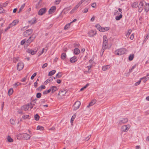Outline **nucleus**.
Here are the masks:
<instances>
[{"instance_id":"nucleus-1","label":"nucleus","mask_w":149,"mask_h":149,"mask_svg":"<svg viewBox=\"0 0 149 149\" xmlns=\"http://www.w3.org/2000/svg\"><path fill=\"white\" fill-rule=\"evenodd\" d=\"M144 3L145 5L144 6V9L146 12H147L149 10V3H147L144 0H141L140 1L139 4V6H143Z\"/></svg>"},{"instance_id":"nucleus-2","label":"nucleus","mask_w":149,"mask_h":149,"mask_svg":"<svg viewBox=\"0 0 149 149\" xmlns=\"http://www.w3.org/2000/svg\"><path fill=\"white\" fill-rule=\"evenodd\" d=\"M31 136L27 133H24L17 135V139H19L21 138L24 140H28L30 139Z\"/></svg>"},{"instance_id":"nucleus-3","label":"nucleus","mask_w":149,"mask_h":149,"mask_svg":"<svg viewBox=\"0 0 149 149\" xmlns=\"http://www.w3.org/2000/svg\"><path fill=\"white\" fill-rule=\"evenodd\" d=\"M103 38V45L102 48V50L103 51V52L104 50L107 48L108 44V39L107 38L106 36H104Z\"/></svg>"},{"instance_id":"nucleus-4","label":"nucleus","mask_w":149,"mask_h":149,"mask_svg":"<svg viewBox=\"0 0 149 149\" xmlns=\"http://www.w3.org/2000/svg\"><path fill=\"white\" fill-rule=\"evenodd\" d=\"M90 0H81L72 9L70 12V13L72 14L81 5V4L84 1L86 2L90 1Z\"/></svg>"},{"instance_id":"nucleus-5","label":"nucleus","mask_w":149,"mask_h":149,"mask_svg":"<svg viewBox=\"0 0 149 149\" xmlns=\"http://www.w3.org/2000/svg\"><path fill=\"white\" fill-rule=\"evenodd\" d=\"M127 52V50L125 49L121 48L115 51V53L118 55H121L125 54Z\"/></svg>"},{"instance_id":"nucleus-6","label":"nucleus","mask_w":149,"mask_h":149,"mask_svg":"<svg viewBox=\"0 0 149 149\" xmlns=\"http://www.w3.org/2000/svg\"><path fill=\"white\" fill-rule=\"evenodd\" d=\"M33 31L31 29H28L25 31L23 33V35L25 37H28L31 35Z\"/></svg>"},{"instance_id":"nucleus-7","label":"nucleus","mask_w":149,"mask_h":149,"mask_svg":"<svg viewBox=\"0 0 149 149\" xmlns=\"http://www.w3.org/2000/svg\"><path fill=\"white\" fill-rule=\"evenodd\" d=\"M81 105V102L79 101H77L74 104L73 107H74V110H76L78 109Z\"/></svg>"},{"instance_id":"nucleus-8","label":"nucleus","mask_w":149,"mask_h":149,"mask_svg":"<svg viewBox=\"0 0 149 149\" xmlns=\"http://www.w3.org/2000/svg\"><path fill=\"white\" fill-rule=\"evenodd\" d=\"M36 38V36L34 35H32L29 38L26 40V43L28 45L30 44Z\"/></svg>"},{"instance_id":"nucleus-9","label":"nucleus","mask_w":149,"mask_h":149,"mask_svg":"<svg viewBox=\"0 0 149 149\" xmlns=\"http://www.w3.org/2000/svg\"><path fill=\"white\" fill-rule=\"evenodd\" d=\"M130 127V126L129 125H123L121 127V130L124 132H127L129 130Z\"/></svg>"},{"instance_id":"nucleus-10","label":"nucleus","mask_w":149,"mask_h":149,"mask_svg":"<svg viewBox=\"0 0 149 149\" xmlns=\"http://www.w3.org/2000/svg\"><path fill=\"white\" fill-rule=\"evenodd\" d=\"M47 11L46 8H43L40 9L38 12V14L39 15H42L45 14Z\"/></svg>"},{"instance_id":"nucleus-11","label":"nucleus","mask_w":149,"mask_h":149,"mask_svg":"<svg viewBox=\"0 0 149 149\" xmlns=\"http://www.w3.org/2000/svg\"><path fill=\"white\" fill-rule=\"evenodd\" d=\"M24 65L23 63L22 62L19 63L17 65V68L18 70H22L24 68Z\"/></svg>"},{"instance_id":"nucleus-12","label":"nucleus","mask_w":149,"mask_h":149,"mask_svg":"<svg viewBox=\"0 0 149 149\" xmlns=\"http://www.w3.org/2000/svg\"><path fill=\"white\" fill-rule=\"evenodd\" d=\"M128 121V119L127 118H123L122 119L120 120L118 122L119 125H121L122 124H125Z\"/></svg>"},{"instance_id":"nucleus-13","label":"nucleus","mask_w":149,"mask_h":149,"mask_svg":"<svg viewBox=\"0 0 149 149\" xmlns=\"http://www.w3.org/2000/svg\"><path fill=\"white\" fill-rule=\"evenodd\" d=\"M96 33V31L93 30L90 31L88 33L89 36L91 37L93 36Z\"/></svg>"},{"instance_id":"nucleus-14","label":"nucleus","mask_w":149,"mask_h":149,"mask_svg":"<svg viewBox=\"0 0 149 149\" xmlns=\"http://www.w3.org/2000/svg\"><path fill=\"white\" fill-rule=\"evenodd\" d=\"M56 10V7L54 6H52L49 9L48 12L49 14H51L54 13Z\"/></svg>"},{"instance_id":"nucleus-15","label":"nucleus","mask_w":149,"mask_h":149,"mask_svg":"<svg viewBox=\"0 0 149 149\" xmlns=\"http://www.w3.org/2000/svg\"><path fill=\"white\" fill-rule=\"evenodd\" d=\"M29 104H27L22 106L21 108V109L25 111L28 110L29 109Z\"/></svg>"},{"instance_id":"nucleus-16","label":"nucleus","mask_w":149,"mask_h":149,"mask_svg":"<svg viewBox=\"0 0 149 149\" xmlns=\"http://www.w3.org/2000/svg\"><path fill=\"white\" fill-rule=\"evenodd\" d=\"M78 58L76 56H74L71 58L70 59V61L72 63H73L76 62Z\"/></svg>"},{"instance_id":"nucleus-17","label":"nucleus","mask_w":149,"mask_h":149,"mask_svg":"<svg viewBox=\"0 0 149 149\" xmlns=\"http://www.w3.org/2000/svg\"><path fill=\"white\" fill-rule=\"evenodd\" d=\"M131 7L134 8H136L138 6V3L137 2H135L131 4Z\"/></svg>"},{"instance_id":"nucleus-18","label":"nucleus","mask_w":149,"mask_h":149,"mask_svg":"<svg viewBox=\"0 0 149 149\" xmlns=\"http://www.w3.org/2000/svg\"><path fill=\"white\" fill-rule=\"evenodd\" d=\"M37 52V50L35 49V50H33L32 49H28V52L29 53H30L32 55L35 54Z\"/></svg>"},{"instance_id":"nucleus-19","label":"nucleus","mask_w":149,"mask_h":149,"mask_svg":"<svg viewBox=\"0 0 149 149\" xmlns=\"http://www.w3.org/2000/svg\"><path fill=\"white\" fill-rule=\"evenodd\" d=\"M19 21L18 19H16L14 20L10 24L11 26L13 27V26L15 25L16 24H17L19 22Z\"/></svg>"},{"instance_id":"nucleus-20","label":"nucleus","mask_w":149,"mask_h":149,"mask_svg":"<svg viewBox=\"0 0 149 149\" xmlns=\"http://www.w3.org/2000/svg\"><path fill=\"white\" fill-rule=\"evenodd\" d=\"M96 101L95 100H92L87 106V108H89L90 107L93 106L96 102Z\"/></svg>"},{"instance_id":"nucleus-21","label":"nucleus","mask_w":149,"mask_h":149,"mask_svg":"<svg viewBox=\"0 0 149 149\" xmlns=\"http://www.w3.org/2000/svg\"><path fill=\"white\" fill-rule=\"evenodd\" d=\"M53 79V77H50L48 79L46 80V81L44 82V84L46 85L49 82L52 81Z\"/></svg>"},{"instance_id":"nucleus-22","label":"nucleus","mask_w":149,"mask_h":149,"mask_svg":"<svg viewBox=\"0 0 149 149\" xmlns=\"http://www.w3.org/2000/svg\"><path fill=\"white\" fill-rule=\"evenodd\" d=\"M42 0H40L38 3H37L36 5V7L37 8H39L42 5Z\"/></svg>"},{"instance_id":"nucleus-23","label":"nucleus","mask_w":149,"mask_h":149,"mask_svg":"<svg viewBox=\"0 0 149 149\" xmlns=\"http://www.w3.org/2000/svg\"><path fill=\"white\" fill-rule=\"evenodd\" d=\"M36 18H33L30 20H29V22L31 24H33L35 23L36 21Z\"/></svg>"},{"instance_id":"nucleus-24","label":"nucleus","mask_w":149,"mask_h":149,"mask_svg":"<svg viewBox=\"0 0 149 149\" xmlns=\"http://www.w3.org/2000/svg\"><path fill=\"white\" fill-rule=\"evenodd\" d=\"M66 93V91L63 89L61 90L59 92L58 95L61 94L62 96L64 95Z\"/></svg>"},{"instance_id":"nucleus-25","label":"nucleus","mask_w":149,"mask_h":149,"mask_svg":"<svg viewBox=\"0 0 149 149\" xmlns=\"http://www.w3.org/2000/svg\"><path fill=\"white\" fill-rule=\"evenodd\" d=\"M80 52V50L77 48H75L74 49V53L76 55L78 54Z\"/></svg>"},{"instance_id":"nucleus-26","label":"nucleus","mask_w":149,"mask_h":149,"mask_svg":"<svg viewBox=\"0 0 149 149\" xmlns=\"http://www.w3.org/2000/svg\"><path fill=\"white\" fill-rule=\"evenodd\" d=\"M110 67V65H107L104 66H103L102 68V70L103 71H105L108 69H109Z\"/></svg>"},{"instance_id":"nucleus-27","label":"nucleus","mask_w":149,"mask_h":149,"mask_svg":"<svg viewBox=\"0 0 149 149\" xmlns=\"http://www.w3.org/2000/svg\"><path fill=\"white\" fill-rule=\"evenodd\" d=\"M52 92L53 93L55 92L57 90V88L56 86H52L51 88Z\"/></svg>"},{"instance_id":"nucleus-28","label":"nucleus","mask_w":149,"mask_h":149,"mask_svg":"<svg viewBox=\"0 0 149 149\" xmlns=\"http://www.w3.org/2000/svg\"><path fill=\"white\" fill-rule=\"evenodd\" d=\"M29 117H30V116L29 115H24L22 116V118L20 120H22L23 119H30Z\"/></svg>"},{"instance_id":"nucleus-29","label":"nucleus","mask_w":149,"mask_h":149,"mask_svg":"<svg viewBox=\"0 0 149 149\" xmlns=\"http://www.w3.org/2000/svg\"><path fill=\"white\" fill-rule=\"evenodd\" d=\"M120 15L119 16H116L115 17L116 20H119L122 17V15L121 13H119Z\"/></svg>"},{"instance_id":"nucleus-30","label":"nucleus","mask_w":149,"mask_h":149,"mask_svg":"<svg viewBox=\"0 0 149 149\" xmlns=\"http://www.w3.org/2000/svg\"><path fill=\"white\" fill-rule=\"evenodd\" d=\"M62 73L61 72H58L56 75V77H54V79H55L56 78H60L62 76Z\"/></svg>"},{"instance_id":"nucleus-31","label":"nucleus","mask_w":149,"mask_h":149,"mask_svg":"<svg viewBox=\"0 0 149 149\" xmlns=\"http://www.w3.org/2000/svg\"><path fill=\"white\" fill-rule=\"evenodd\" d=\"M56 71L55 70H54L50 71L49 74L48 75L49 76H52L56 72Z\"/></svg>"},{"instance_id":"nucleus-32","label":"nucleus","mask_w":149,"mask_h":149,"mask_svg":"<svg viewBox=\"0 0 149 149\" xmlns=\"http://www.w3.org/2000/svg\"><path fill=\"white\" fill-rule=\"evenodd\" d=\"M13 88H11L9 90H8V94L9 95H11L12 93H13Z\"/></svg>"},{"instance_id":"nucleus-33","label":"nucleus","mask_w":149,"mask_h":149,"mask_svg":"<svg viewBox=\"0 0 149 149\" xmlns=\"http://www.w3.org/2000/svg\"><path fill=\"white\" fill-rule=\"evenodd\" d=\"M149 79V77H143L141 78V80L143 79V81L144 83L146 82Z\"/></svg>"},{"instance_id":"nucleus-34","label":"nucleus","mask_w":149,"mask_h":149,"mask_svg":"<svg viewBox=\"0 0 149 149\" xmlns=\"http://www.w3.org/2000/svg\"><path fill=\"white\" fill-rule=\"evenodd\" d=\"M109 30V27H106L104 28H103L102 27V30H101V32H104L105 31H107Z\"/></svg>"},{"instance_id":"nucleus-35","label":"nucleus","mask_w":149,"mask_h":149,"mask_svg":"<svg viewBox=\"0 0 149 149\" xmlns=\"http://www.w3.org/2000/svg\"><path fill=\"white\" fill-rule=\"evenodd\" d=\"M76 114H74V115L72 116L71 119V123H72L73 122V121L74 120V119L75 118L76 116Z\"/></svg>"},{"instance_id":"nucleus-36","label":"nucleus","mask_w":149,"mask_h":149,"mask_svg":"<svg viewBox=\"0 0 149 149\" xmlns=\"http://www.w3.org/2000/svg\"><path fill=\"white\" fill-rule=\"evenodd\" d=\"M134 57V54H130L129 57V60L130 61H132Z\"/></svg>"},{"instance_id":"nucleus-37","label":"nucleus","mask_w":149,"mask_h":149,"mask_svg":"<svg viewBox=\"0 0 149 149\" xmlns=\"http://www.w3.org/2000/svg\"><path fill=\"white\" fill-rule=\"evenodd\" d=\"M95 26L96 28L100 31H101V30H102V27L99 24H97Z\"/></svg>"},{"instance_id":"nucleus-38","label":"nucleus","mask_w":149,"mask_h":149,"mask_svg":"<svg viewBox=\"0 0 149 149\" xmlns=\"http://www.w3.org/2000/svg\"><path fill=\"white\" fill-rule=\"evenodd\" d=\"M25 5V4L24 3V4H22L21 6L20 7V9H19V11L18 12V13H19L24 8Z\"/></svg>"},{"instance_id":"nucleus-39","label":"nucleus","mask_w":149,"mask_h":149,"mask_svg":"<svg viewBox=\"0 0 149 149\" xmlns=\"http://www.w3.org/2000/svg\"><path fill=\"white\" fill-rule=\"evenodd\" d=\"M138 10L139 12H141L143 9V6H140L138 5Z\"/></svg>"},{"instance_id":"nucleus-40","label":"nucleus","mask_w":149,"mask_h":149,"mask_svg":"<svg viewBox=\"0 0 149 149\" xmlns=\"http://www.w3.org/2000/svg\"><path fill=\"white\" fill-rule=\"evenodd\" d=\"M66 55L65 53H63L61 54V58L62 59L64 60V59L66 57Z\"/></svg>"},{"instance_id":"nucleus-41","label":"nucleus","mask_w":149,"mask_h":149,"mask_svg":"<svg viewBox=\"0 0 149 149\" xmlns=\"http://www.w3.org/2000/svg\"><path fill=\"white\" fill-rule=\"evenodd\" d=\"M8 141L10 142H13V139H12L10 136H8L7 138Z\"/></svg>"},{"instance_id":"nucleus-42","label":"nucleus","mask_w":149,"mask_h":149,"mask_svg":"<svg viewBox=\"0 0 149 149\" xmlns=\"http://www.w3.org/2000/svg\"><path fill=\"white\" fill-rule=\"evenodd\" d=\"M40 117L38 114H36L34 116L35 119L36 120L38 121Z\"/></svg>"},{"instance_id":"nucleus-43","label":"nucleus","mask_w":149,"mask_h":149,"mask_svg":"<svg viewBox=\"0 0 149 149\" xmlns=\"http://www.w3.org/2000/svg\"><path fill=\"white\" fill-rule=\"evenodd\" d=\"M44 129V128L42 126H38L37 127V130H43Z\"/></svg>"},{"instance_id":"nucleus-44","label":"nucleus","mask_w":149,"mask_h":149,"mask_svg":"<svg viewBox=\"0 0 149 149\" xmlns=\"http://www.w3.org/2000/svg\"><path fill=\"white\" fill-rule=\"evenodd\" d=\"M70 23L66 25L64 28V29L65 30L67 29L70 27Z\"/></svg>"},{"instance_id":"nucleus-45","label":"nucleus","mask_w":149,"mask_h":149,"mask_svg":"<svg viewBox=\"0 0 149 149\" xmlns=\"http://www.w3.org/2000/svg\"><path fill=\"white\" fill-rule=\"evenodd\" d=\"M89 84L88 83L85 86L83 87L82 88L80 89V91H82L84 90L89 85Z\"/></svg>"},{"instance_id":"nucleus-46","label":"nucleus","mask_w":149,"mask_h":149,"mask_svg":"<svg viewBox=\"0 0 149 149\" xmlns=\"http://www.w3.org/2000/svg\"><path fill=\"white\" fill-rule=\"evenodd\" d=\"M45 86L41 85V86L38 88V90H41L42 89H45Z\"/></svg>"},{"instance_id":"nucleus-47","label":"nucleus","mask_w":149,"mask_h":149,"mask_svg":"<svg viewBox=\"0 0 149 149\" xmlns=\"http://www.w3.org/2000/svg\"><path fill=\"white\" fill-rule=\"evenodd\" d=\"M132 30H129L128 31V33L126 35V36L127 38H128L130 35V33H131Z\"/></svg>"},{"instance_id":"nucleus-48","label":"nucleus","mask_w":149,"mask_h":149,"mask_svg":"<svg viewBox=\"0 0 149 149\" xmlns=\"http://www.w3.org/2000/svg\"><path fill=\"white\" fill-rule=\"evenodd\" d=\"M19 57H17L16 58H14L13 59V61L14 63H16L19 60Z\"/></svg>"},{"instance_id":"nucleus-49","label":"nucleus","mask_w":149,"mask_h":149,"mask_svg":"<svg viewBox=\"0 0 149 149\" xmlns=\"http://www.w3.org/2000/svg\"><path fill=\"white\" fill-rule=\"evenodd\" d=\"M26 40L25 39L22 40L20 43L21 45H23L26 42Z\"/></svg>"},{"instance_id":"nucleus-50","label":"nucleus","mask_w":149,"mask_h":149,"mask_svg":"<svg viewBox=\"0 0 149 149\" xmlns=\"http://www.w3.org/2000/svg\"><path fill=\"white\" fill-rule=\"evenodd\" d=\"M141 79H140L138 81L136 82L135 84V86H137L138 85H139L141 82Z\"/></svg>"},{"instance_id":"nucleus-51","label":"nucleus","mask_w":149,"mask_h":149,"mask_svg":"<svg viewBox=\"0 0 149 149\" xmlns=\"http://www.w3.org/2000/svg\"><path fill=\"white\" fill-rule=\"evenodd\" d=\"M149 35L148 34L144 39L143 42H145L147 40V39H148V38H149Z\"/></svg>"},{"instance_id":"nucleus-52","label":"nucleus","mask_w":149,"mask_h":149,"mask_svg":"<svg viewBox=\"0 0 149 149\" xmlns=\"http://www.w3.org/2000/svg\"><path fill=\"white\" fill-rule=\"evenodd\" d=\"M41 96V94L40 93H38L36 94V97L38 98H40Z\"/></svg>"},{"instance_id":"nucleus-53","label":"nucleus","mask_w":149,"mask_h":149,"mask_svg":"<svg viewBox=\"0 0 149 149\" xmlns=\"http://www.w3.org/2000/svg\"><path fill=\"white\" fill-rule=\"evenodd\" d=\"M37 73L36 72L34 73L32 75V76H31V79L32 80L34 79V77L36 76V75L37 74Z\"/></svg>"},{"instance_id":"nucleus-54","label":"nucleus","mask_w":149,"mask_h":149,"mask_svg":"<svg viewBox=\"0 0 149 149\" xmlns=\"http://www.w3.org/2000/svg\"><path fill=\"white\" fill-rule=\"evenodd\" d=\"M10 122L11 124L13 125H14L15 123V121L14 120L11 119L10 120Z\"/></svg>"},{"instance_id":"nucleus-55","label":"nucleus","mask_w":149,"mask_h":149,"mask_svg":"<svg viewBox=\"0 0 149 149\" xmlns=\"http://www.w3.org/2000/svg\"><path fill=\"white\" fill-rule=\"evenodd\" d=\"M21 83H19L18 82L15 83L13 85V87H16L17 86H19V85L21 84Z\"/></svg>"},{"instance_id":"nucleus-56","label":"nucleus","mask_w":149,"mask_h":149,"mask_svg":"<svg viewBox=\"0 0 149 149\" xmlns=\"http://www.w3.org/2000/svg\"><path fill=\"white\" fill-rule=\"evenodd\" d=\"M61 1V0H56L54 1V3L55 4H58Z\"/></svg>"},{"instance_id":"nucleus-57","label":"nucleus","mask_w":149,"mask_h":149,"mask_svg":"<svg viewBox=\"0 0 149 149\" xmlns=\"http://www.w3.org/2000/svg\"><path fill=\"white\" fill-rule=\"evenodd\" d=\"M92 66H87L86 68L88 69V72H89V73H90L91 72V67Z\"/></svg>"},{"instance_id":"nucleus-58","label":"nucleus","mask_w":149,"mask_h":149,"mask_svg":"<svg viewBox=\"0 0 149 149\" xmlns=\"http://www.w3.org/2000/svg\"><path fill=\"white\" fill-rule=\"evenodd\" d=\"M88 8H85L84 10L83 13H86L88 11Z\"/></svg>"},{"instance_id":"nucleus-59","label":"nucleus","mask_w":149,"mask_h":149,"mask_svg":"<svg viewBox=\"0 0 149 149\" xmlns=\"http://www.w3.org/2000/svg\"><path fill=\"white\" fill-rule=\"evenodd\" d=\"M38 138L36 137H33L32 138V140L34 141H36Z\"/></svg>"},{"instance_id":"nucleus-60","label":"nucleus","mask_w":149,"mask_h":149,"mask_svg":"<svg viewBox=\"0 0 149 149\" xmlns=\"http://www.w3.org/2000/svg\"><path fill=\"white\" fill-rule=\"evenodd\" d=\"M28 27H29L28 26H24V27H22V28L21 29V31L25 30L26 29L28 28Z\"/></svg>"},{"instance_id":"nucleus-61","label":"nucleus","mask_w":149,"mask_h":149,"mask_svg":"<svg viewBox=\"0 0 149 149\" xmlns=\"http://www.w3.org/2000/svg\"><path fill=\"white\" fill-rule=\"evenodd\" d=\"M135 67L136 66L135 65L133 66L132 67V68L130 70L129 72H131L132 71V70L135 68Z\"/></svg>"},{"instance_id":"nucleus-62","label":"nucleus","mask_w":149,"mask_h":149,"mask_svg":"<svg viewBox=\"0 0 149 149\" xmlns=\"http://www.w3.org/2000/svg\"><path fill=\"white\" fill-rule=\"evenodd\" d=\"M29 104V108H30L31 109L33 107V104L32 105L31 103H30L29 104Z\"/></svg>"},{"instance_id":"nucleus-63","label":"nucleus","mask_w":149,"mask_h":149,"mask_svg":"<svg viewBox=\"0 0 149 149\" xmlns=\"http://www.w3.org/2000/svg\"><path fill=\"white\" fill-rule=\"evenodd\" d=\"M44 50H45V49L44 48H43L42 50L39 53V55H38V56H40V55L41 54H42L44 52Z\"/></svg>"},{"instance_id":"nucleus-64","label":"nucleus","mask_w":149,"mask_h":149,"mask_svg":"<svg viewBox=\"0 0 149 149\" xmlns=\"http://www.w3.org/2000/svg\"><path fill=\"white\" fill-rule=\"evenodd\" d=\"M47 63H45V64H44L43 65H42V68H45V67H46L47 66Z\"/></svg>"}]
</instances>
